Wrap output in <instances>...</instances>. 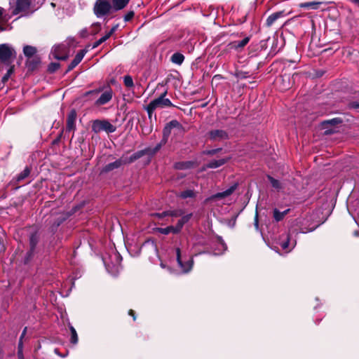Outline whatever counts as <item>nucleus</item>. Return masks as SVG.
<instances>
[{"label": "nucleus", "instance_id": "nucleus-2", "mask_svg": "<svg viewBox=\"0 0 359 359\" xmlns=\"http://www.w3.org/2000/svg\"><path fill=\"white\" fill-rule=\"evenodd\" d=\"M107 271L112 276H117L121 269V262L122 257L121 255L114 250H112L111 255L108 257L102 258Z\"/></svg>", "mask_w": 359, "mask_h": 359}, {"label": "nucleus", "instance_id": "nucleus-42", "mask_svg": "<svg viewBox=\"0 0 359 359\" xmlns=\"http://www.w3.org/2000/svg\"><path fill=\"white\" fill-rule=\"evenodd\" d=\"M12 72H13V68H10L8 69L7 74L4 76L3 81H5L8 80V77L10 76V75L11 74Z\"/></svg>", "mask_w": 359, "mask_h": 359}, {"label": "nucleus", "instance_id": "nucleus-44", "mask_svg": "<svg viewBox=\"0 0 359 359\" xmlns=\"http://www.w3.org/2000/svg\"><path fill=\"white\" fill-rule=\"evenodd\" d=\"M116 27H114L113 28H111V29L105 34V36H108V39L112 35V34L115 32Z\"/></svg>", "mask_w": 359, "mask_h": 359}, {"label": "nucleus", "instance_id": "nucleus-45", "mask_svg": "<svg viewBox=\"0 0 359 359\" xmlns=\"http://www.w3.org/2000/svg\"><path fill=\"white\" fill-rule=\"evenodd\" d=\"M351 107L355 108V109H359V102H352Z\"/></svg>", "mask_w": 359, "mask_h": 359}, {"label": "nucleus", "instance_id": "nucleus-3", "mask_svg": "<svg viewBox=\"0 0 359 359\" xmlns=\"http://www.w3.org/2000/svg\"><path fill=\"white\" fill-rule=\"evenodd\" d=\"M285 252H291L297 245L296 238H292L289 232L280 235L276 241Z\"/></svg>", "mask_w": 359, "mask_h": 359}, {"label": "nucleus", "instance_id": "nucleus-4", "mask_svg": "<svg viewBox=\"0 0 359 359\" xmlns=\"http://www.w3.org/2000/svg\"><path fill=\"white\" fill-rule=\"evenodd\" d=\"M16 57V53L13 48L8 44H0V61L6 64L11 63Z\"/></svg>", "mask_w": 359, "mask_h": 359}, {"label": "nucleus", "instance_id": "nucleus-52", "mask_svg": "<svg viewBox=\"0 0 359 359\" xmlns=\"http://www.w3.org/2000/svg\"><path fill=\"white\" fill-rule=\"evenodd\" d=\"M65 219V218L60 219V221H58L56 224V226H58L60 223Z\"/></svg>", "mask_w": 359, "mask_h": 359}, {"label": "nucleus", "instance_id": "nucleus-14", "mask_svg": "<svg viewBox=\"0 0 359 359\" xmlns=\"http://www.w3.org/2000/svg\"><path fill=\"white\" fill-rule=\"evenodd\" d=\"M86 53V50H80L75 56L74 59L72 61V62L69 64L67 70L71 71L74 67H76L83 60L84 55Z\"/></svg>", "mask_w": 359, "mask_h": 359}, {"label": "nucleus", "instance_id": "nucleus-38", "mask_svg": "<svg viewBox=\"0 0 359 359\" xmlns=\"http://www.w3.org/2000/svg\"><path fill=\"white\" fill-rule=\"evenodd\" d=\"M145 109L146 111H147L148 113V116H149V118L150 120H151L152 118V116H153V113L155 110H150V105H147L146 107H145Z\"/></svg>", "mask_w": 359, "mask_h": 359}, {"label": "nucleus", "instance_id": "nucleus-1", "mask_svg": "<svg viewBox=\"0 0 359 359\" xmlns=\"http://www.w3.org/2000/svg\"><path fill=\"white\" fill-rule=\"evenodd\" d=\"M175 254L180 273L184 274L189 273L194 266L193 257L188 256L186 250L180 247L175 248Z\"/></svg>", "mask_w": 359, "mask_h": 359}, {"label": "nucleus", "instance_id": "nucleus-25", "mask_svg": "<svg viewBox=\"0 0 359 359\" xmlns=\"http://www.w3.org/2000/svg\"><path fill=\"white\" fill-rule=\"evenodd\" d=\"M157 231L159 233H161L162 234H164V235H168L170 233H177L180 232V231H177L176 226H167L165 228H158Z\"/></svg>", "mask_w": 359, "mask_h": 359}, {"label": "nucleus", "instance_id": "nucleus-22", "mask_svg": "<svg viewBox=\"0 0 359 359\" xmlns=\"http://www.w3.org/2000/svg\"><path fill=\"white\" fill-rule=\"evenodd\" d=\"M192 214L189 213L186 215L182 216V218L177 222V224L176 225V230L177 231H180L184 226V224L188 222L189 219L191 218Z\"/></svg>", "mask_w": 359, "mask_h": 359}, {"label": "nucleus", "instance_id": "nucleus-36", "mask_svg": "<svg viewBox=\"0 0 359 359\" xmlns=\"http://www.w3.org/2000/svg\"><path fill=\"white\" fill-rule=\"evenodd\" d=\"M60 67V64L57 62H51L48 66V71L50 72H55Z\"/></svg>", "mask_w": 359, "mask_h": 359}, {"label": "nucleus", "instance_id": "nucleus-31", "mask_svg": "<svg viewBox=\"0 0 359 359\" xmlns=\"http://www.w3.org/2000/svg\"><path fill=\"white\" fill-rule=\"evenodd\" d=\"M123 83L128 88H132L134 86L133 78L129 75H126L123 77Z\"/></svg>", "mask_w": 359, "mask_h": 359}, {"label": "nucleus", "instance_id": "nucleus-34", "mask_svg": "<svg viewBox=\"0 0 359 359\" xmlns=\"http://www.w3.org/2000/svg\"><path fill=\"white\" fill-rule=\"evenodd\" d=\"M108 39V36H103L102 38H100L99 40H97V41H95L93 46H92V48L94 49V48H96L97 47H98L101 43H102L103 42H104L105 41H107Z\"/></svg>", "mask_w": 359, "mask_h": 359}, {"label": "nucleus", "instance_id": "nucleus-10", "mask_svg": "<svg viewBox=\"0 0 359 359\" xmlns=\"http://www.w3.org/2000/svg\"><path fill=\"white\" fill-rule=\"evenodd\" d=\"M39 237L37 235V233H34L30 236V237H29L30 249H29V252H27V256L25 257V262H29L30 260V259L32 258V257L34 252L35 248L39 243Z\"/></svg>", "mask_w": 359, "mask_h": 359}, {"label": "nucleus", "instance_id": "nucleus-15", "mask_svg": "<svg viewBox=\"0 0 359 359\" xmlns=\"http://www.w3.org/2000/svg\"><path fill=\"white\" fill-rule=\"evenodd\" d=\"M236 187H237L236 184H233L231 187L227 189L226 190H225L222 192H219V193L212 196L211 198L212 199H221V198L227 197V196H230L235 191V189H236Z\"/></svg>", "mask_w": 359, "mask_h": 359}, {"label": "nucleus", "instance_id": "nucleus-35", "mask_svg": "<svg viewBox=\"0 0 359 359\" xmlns=\"http://www.w3.org/2000/svg\"><path fill=\"white\" fill-rule=\"evenodd\" d=\"M219 247H220L219 249H220L221 252H214L215 255H222L226 250V244L222 241L219 240Z\"/></svg>", "mask_w": 359, "mask_h": 359}, {"label": "nucleus", "instance_id": "nucleus-5", "mask_svg": "<svg viewBox=\"0 0 359 359\" xmlns=\"http://www.w3.org/2000/svg\"><path fill=\"white\" fill-rule=\"evenodd\" d=\"M92 130L96 133L101 131H105L107 133H111L116 130V127L108 121L95 120L93 123Z\"/></svg>", "mask_w": 359, "mask_h": 359}, {"label": "nucleus", "instance_id": "nucleus-32", "mask_svg": "<svg viewBox=\"0 0 359 359\" xmlns=\"http://www.w3.org/2000/svg\"><path fill=\"white\" fill-rule=\"evenodd\" d=\"M341 123V120L340 118H336L330 120L325 121L323 123V126L326 125H335Z\"/></svg>", "mask_w": 359, "mask_h": 359}, {"label": "nucleus", "instance_id": "nucleus-20", "mask_svg": "<svg viewBox=\"0 0 359 359\" xmlns=\"http://www.w3.org/2000/svg\"><path fill=\"white\" fill-rule=\"evenodd\" d=\"M122 164L121 160H116L114 162L106 165L102 170V172H108L114 169L118 168Z\"/></svg>", "mask_w": 359, "mask_h": 359}, {"label": "nucleus", "instance_id": "nucleus-37", "mask_svg": "<svg viewBox=\"0 0 359 359\" xmlns=\"http://www.w3.org/2000/svg\"><path fill=\"white\" fill-rule=\"evenodd\" d=\"M29 174V170L28 168H25L24 171L18 176V180H21L27 177Z\"/></svg>", "mask_w": 359, "mask_h": 359}, {"label": "nucleus", "instance_id": "nucleus-40", "mask_svg": "<svg viewBox=\"0 0 359 359\" xmlns=\"http://www.w3.org/2000/svg\"><path fill=\"white\" fill-rule=\"evenodd\" d=\"M134 16V12L133 11H130L129 13H128L126 16H125V20L126 21H129L130 20H131Z\"/></svg>", "mask_w": 359, "mask_h": 359}, {"label": "nucleus", "instance_id": "nucleus-43", "mask_svg": "<svg viewBox=\"0 0 359 359\" xmlns=\"http://www.w3.org/2000/svg\"><path fill=\"white\" fill-rule=\"evenodd\" d=\"M18 359H24L23 349H20V350L18 351Z\"/></svg>", "mask_w": 359, "mask_h": 359}, {"label": "nucleus", "instance_id": "nucleus-28", "mask_svg": "<svg viewBox=\"0 0 359 359\" xmlns=\"http://www.w3.org/2000/svg\"><path fill=\"white\" fill-rule=\"evenodd\" d=\"M69 330H70V334H71L70 341L72 344L75 345L78 343V340H79L77 332H76V330L74 329V327L72 325L69 326Z\"/></svg>", "mask_w": 359, "mask_h": 359}, {"label": "nucleus", "instance_id": "nucleus-11", "mask_svg": "<svg viewBox=\"0 0 359 359\" xmlns=\"http://www.w3.org/2000/svg\"><path fill=\"white\" fill-rule=\"evenodd\" d=\"M113 91L111 88L105 90L100 97L96 100L95 104L97 106L104 105L108 103L112 98Z\"/></svg>", "mask_w": 359, "mask_h": 359}, {"label": "nucleus", "instance_id": "nucleus-27", "mask_svg": "<svg viewBox=\"0 0 359 359\" xmlns=\"http://www.w3.org/2000/svg\"><path fill=\"white\" fill-rule=\"evenodd\" d=\"M36 52V50L34 47L31 46H25L23 48V53L25 56L27 57H32L34 55Z\"/></svg>", "mask_w": 359, "mask_h": 359}, {"label": "nucleus", "instance_id": "nucleus-16", "mask_svg": "<svg viewBox=\"0 0 359 359\" xmlns=\"http://www.w3.org/2000/svg\"><path fill=\"white\" fill-rule=\"evenodd\" d=\"M290 211V208L280 211L279 209L275 208L273 209V217L276 222H280L284 219L286 215Z\"/></svg>", "mask_w": 359, "mask_h": 359}, {"label": "nucleus", "instance_id": "nucleus-29", "mask_svg": "<svg viewBox=\"0 0 359 359\" xmlns=\"http://www.w3.org/2000/svg\"><path fill=\"white\" fill-rule=\"evenodd\" d=\"M180 196L182 198H194L195 196V193L193 190L187 189L182 191L180 194Z\"/></svg>", "mask_w": 359, "mask_h": 359}, {"label": "nucleus", "instance_id": "nucleus-8", "mask_svg": "<svg viewBox=\"0 0 359 359\" xmlns=\"http://www.w3.org/2000/svg\"><path fill=\"white\" fill-rule=\"evenodd\" d=\"M167 94V91H165L160 97L152 100L149 105H150V110H156L158 108H164L166 107L173 106L171 101L165 98V96Z\"/></svg>", "mask_w": 359, "mask_h": 359}, {"label": "nucleus", "instance_id": "nucleus-51", "mask_svg": "<svg viewBox=\"0 0 359 359\" xmlns=\"http://www.w3.org/2000/svg\"><path fill=\"white\" fill-rule=\"evenodd\" d=\"M217 150H210L207 151L208 154H215L216 153Z\"/></svg>", "mask_w": 359, "mask_h": 359}, {"label": "nucleus", "instance_id": "nucleus-6", "mask_svg": "<svg viewBox=\"0 0 359 359\" xmlns=\"http://www.w3.org/2000/svg\"><path fill=\"white\" fill-rule=\"evenodd\" d=\"M111 8V0H97L94 6V13L97 18H102L109 13Z\"/></svg>", "mask_w": 359, "mask_h": 359}, {"label": "nucleus", "instance_id": "nucleus-53", "mask_svg": "<svg viewBox=\"0 0 359 359\" xmlns=\"http://www.w3.org/2000/svg\"><path fill=\"white\" fill-rule=\"evenodd\" d=\"M94 92L97 93V92H98V90L91 91L90 93H94Z\"/></svg>", "mask_w": 359, "mask_h": 359}, {"label": "nucleus", "instance_id": "nucleus-7", "mask_svg": "<svg viewBox=\"0 0 359 359\" xmlns=\"http://www.w3.org/2000/svg\"><path fill=\"white\" fill-rule=\"evenodd\" d=\"M69 50L65 44L55 46L51 50V55L55 59L65 60L69 57Z\"/></svg>", "mask_w": 359, "mask_h": 359}, {"label": "nucleus", "instance_id": "nucleus-47", "mask_svg": "<svg viewBox=\"0 0 359 359\" xmlns=\"http://www.w3.org/2000/svg\"><path fill=\"white\" fill-rule=\"evenodd\" d=\"M255 226L256 229H258V215H257V213L256 214L255 218Z\"/></svg>", "mask_w": 359, "mask_h": 359}, {"label": "nucleus", "instance_id": "nucleus-50", "mask_svg": "<svg viewBox=\"0 0 359 359\" xmlns=\"http://www.w3.org/2000/svg\"><path fill=\"white\" fill-rule=\"evenodd\" d=\"M354 4L359 7V0H351Z\"/></svg>", "mask_w": 359, "mask_h": 359}, {"label": "nucleus", "instance_id": "nucleus-21", "mask_svg": "<svg viewBox=\"0 0 359 359\" xmlns=\"http://www.w3.org/2000/svg\"><path fill=\"white\" fill-rule=\"evenodd\" d=\"M250 41L249 37H245L241 41H235L231 43V46L232 48H234L236 50H238L241 48H243L245 46L248 44V43Z\"/></svg>", "mask_w": 359, "mask_h": 359}, {"label": "nucleus", "instance_id": "nucleus-48", "mask_svg": "<svg viewBox=\"0 0 359 359\" xmlns=\"http://www.w3.org/2000/svg\"><path fill=\"white\" fill-rule=\"evenodd\" d=\"M129 315L133 316L134 320L136 319L134 311L133 310L129 311Z\"/></svg>", "mask_w": 359, "mask_h": 359}, {"label": "nucleus", "instance_id": "nucleus-23", "mask_svg": "<svg viewBox=\"0 0 359 359\" xmlns=\"http://www.w3.org/2000/svg\"><path fill=\"white\" fill-rule=\"evenodd\" d=\"M283 13L280 11L270 15L266 19V25L268 27H271L277 19L283 16Z\"/></svg>", "mask_w": 359, "mask_h": 359}, {"label": "nucleus", "instance_id": "nucleus-39", "mask_svg": "<svg viewBox=\"0 0 359 359\" xmlns=\"http://www.w3.org/2000/svg\"><path fill=\"white\" fill-rule=\"evenodd\" d=\"M171 130L172 129L170 128L168 125L166 124V126H165L164 129H163V135L164 136H168L170 133H171Z\"/></svg>", "mask_w": 359, "mask_h": 359}, {"label": "nucleus", "instance_id": "nucleus-41", "mask_svg": "<svg viewBox=\"0 0 359 359\" xmlns=\"http://www.w3.org/2000/svg\"><path fill=\"white\" fill-rule=\"evenodd\" d=\"M143 154H144L143 151H138L133 155V158L137 159V158H140L141 156H142Z\"/></svg>", "mask_w": 359, "mask_h": 359}, {"label": "nucleus", "instance_id": "nucleus-24", "mask_svg": "<svg viewBox=\"0 0 359 359\" xmlns=\"http://www.w3.org/2000/svg\"><path fill=\"white\" fill-rule=\"evenodd\" d=\"M184 56L180 53H175L171 56V62L176 65H182L184 62Z\"/></svg>", "mask_w": 359, "mask_h": 359}, {"label": "nucleus", "instance_id": "nucleus-12", "mask_svg": "<svg viewBox=\"0 0 359 359\" xmlns=\"http://www.w3.org/2000/svg\"><path fill=\"white\" fill-rule=\"evenodd\" d=\"M76 119V111L75 109H72L67 116V130L72 131L75 130V122Z\"/></svg>", "mask_w": 359, "mask_h": 359}, {"label": "nucleus", "instance_id": "nucleus-49", "mask_svg": "<svg viewBox=\"0 0 359 359\" xmlns=\"http://www.w3.org/2000/svg\"><path fill=\"white\" fill-rule=\"evenodd\" d=\"M26 332H27V327H25L24 329V330L22 331V333L20 339H22V338L25 337V335L26 334Z\"/></svg>", "mask_w": 359, "mask_h": 359}, {"label": "nucleus", "instance_id": "nucleus-33", "mask_svg": "<svg viewBox=\"0 0 359 359\" xmlns=\"http://www.w3.org/2000/svg\"><path fill=\"white\" fill-rule=\"evenodd\" d=\"M167 125L171 129H173V128L180 129L181 128V125L177 120H172V121H170L168 123H167Z\"/></svg>", "mask_w": 359, "mask_h": 359}, {"label": "nucleus", "instance_id": "nucleus-19", "mask_svg": "<svg viewBox=\"0 0 359 359\" xmlns=\"http://www.w3.org/2000/svg\"><path fill=\"white\" fill-rule=\"evenodd\" d=\"M322 4L323 2L321 1H310L301 3L299 4V6L306 9L317 10Z\"/></svg>", "mask_w": 359, "mask_h": 359}, {"label": "nucleus", "instance_id": "nucleus-18", "mask_svg": "<svg viewBox=\"0 0 359 359\" xmlns=\"http://www.w3.org/2000/svg\"><path fill=\"white\" fill-rule=\"evenodd\" d=\"M228 161V158H220L218 160H213L209 162L204 168H219L224 164H225Z\"/></svg>", "mask_w": 359, "mask_h": 359}, {"label": "nucleus", "instance_id": "nucleus-17", "mask_svg": "<svg viewBox=\"0 0 359 359\" xmlns=\"http://www.w3.org/2000/svg\"><path fill=\"white\" fill-rule=\"evenodd\" d=\"M184 214V212L182 210H175L172 211H168V212H163L162 213H156L154 216L158 217V218H162L165 216H171V217H181Z\"/></svg>", "mask_w": 359, "mask_h": 359}, {"label": "nucleus", "instance_id": "nucleus-9", "mask_svg": "<svg viewBox=\"0 0 359 359\" xmlns=\"http://www.w3.org/2000/svg\"><path fill=\"white\" fill-rule=\"evenodd\" d=\"M15 3V7L13 11L14 15L20 13H28L30 7V0H12Z\"/></svg>", "mask_w": 359, "mask_h": 359}, {"label": "nucleus", "instance_id": "nucleus-13", "mask_svg": "<svg viewBox=\"0 0 359 359\" xmlns=\"http://www.w3.org/2000/svg\"><path fill=\"white\" fill-rule=\"evenodd\" d=\"M227 136V133L223 130H214L209 133L210 138L215 141L225 140Z\"/></svg>", "mask_w": 359, "mask_h": 359}, {"label": "nucleus", "instance_id": "nucleus-30", "mask_svg": "<svg viewBox=\"0 0 359 359\" xmlns=\"http://www.w3.org/2000/svg\"><path fill=\"white\" fill-rule=\"evenodd\" d=\"M268 179L274 189L276 190H280L282 189L281 184L278 180H275L271 176H268Z\"/></svg>", "mask_w": 359, "mask_h": 359}, {"label": "nucleus", "instance_id": "nucleus-46", "mask_svg": "<svg viewBox=\"0 0 359 359\" xmlns=\"http://www.w3.org/2000/svg\"><path fill=\"white\" fill-rule=\"evenodd\" d=\"M23 349V343L22 339H20L19 343H18V350Z\"/></svg>", "mask_w": 359, "mask_h": 359}, {"label": "nucleus", "instance_id": "nucleus-26", "mask_svg": "<svg viewBox=\"0 0 359 359\" xmlns=\"http://www.w3.org/2000/svg\"><path fill=\"white\" fill-rule=\"evenodd\" d=\"M128 1L129 0H112V4L115 10H121L128 4Z\"/></svg>", "mask_w": 359, "mask_h": 359}]
</instances>
